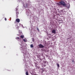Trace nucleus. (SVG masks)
<instances>
[{"label":"nucleus","instance_id":"dca6fc26","mask_svg":"<svg viewBox=\"0 0 75 75\" xmlns=\"http://www.w3.org/2000/svg\"><path fill=\"white\" fill-rule=\"evenodd\" d=\"M46 62H46V61H45L44 62V63H45V64H46Z\"/></svg>","mask_w":75,"mask_h":75},{"label":"nucleus","instance_id":"9d476101","mask_svg":"<svg viewBox=\"0 0 75 75\" xmlns=\"http://www.w3.org/2000/svg\"><path fill=\"white\" fill-rule=\"evenodd\" d=\"M37 31H38V32H39V31H40V30H39V29H38V28H37Z\"/></svg>","mask_w":75,"mask_h":75},{"label":"nucleus","instance_id":"aec40b11","mask_svg":"<svg viewBox=\"0 0 75 75\" xmlns=\"http://www.w3.org/2000/svg\"><path fill=\"white\" fill-rule=\"evenodd\" d=\"M61 0L62 1H63V0Z\"/></svg>","mask_w":75,"mask_h":75},{"label":"nucleus","instance_id":"9b49d317","mask_svg":"<svg viewBox=\"0 0 75 75\" xmlns=\"http://www.w3.org/2000/svg\"><path fill=\"white\" fill-rule=\"evenodd\" d=\"M23 41H24V42H27V41H26V40H25V39H23Z\"/></svg>","mask_w":75,"mask_h":75},{"label":"nucleus","instance_id":"6ab92c4d","mask_svg":"<svg viewBox=\"0 0 75 75\" xmlns=\"http://www.w3.org/2000/svg\"><path fill=\"white\" fill-rule=\"evenodd\" d=\"M44 67H46V65H44Z\"/></svg>","mask_w":75,"mask_h":75},{"label":"nucleus","instance_id":"1a4fd4ad","mask_svg":"<svg viewBox=\"0 0 75 75\" xmlns=\"http://www.w3.org/2000/svg\"><path fill=\"white\" fill-rule=\"evenodd\" d=\"M57 67L59 68V64H57Z\"/></svg>","mask_w":75,"mask_h":75},{"label":"nucleus","instance_id":"f8f14e48","mask_svg":"<svg viewBox=\"0 0 75 75\" xmlns=\"http://www.w3.org/2000/svg\"><path fill=\"white\" fill-rule=\"evenodd\" d=\"M42 71H44V68H42Z\"/></svg>","mask_w":75,"mask_h":75},{"label":"nucleus","instance_id":"f257e3e1","mask_svg":"<svg viewBox=\"0 0 75 75\" xmlns=\"http://www.w3.org/2000/svg\"><path fill=\"white\" fill-rule=\"evenodd\" d=\"M59 3L60 4L61 6H62L64 7H66V6H67V4L65 3V2L64 1H60L59 2Z\"/></svg>","mask_w":75,"mask_h":75},{"label":"nucleus","instance_id":"4468645a","mask_svg":"<svg viewBox=\"0 0 75 75\" xmlns=\"http://www.w3.org/2000/svg\"><path fill=\"white\" fill-rule=\"evenodd\" d=\"M72 62H74V59H72Z\"/></svg>","mask_w":75,"mask_h":75},{"label":"nucleus","instance_id":"f3484780","mask_svg":"<svg viewBox=\"0 0 75 75\" xmlns=\"http://www.w3.org/2000/svg\"><path fill=\"white\" fill-rule=\"evenodd\" d=\"M57 5H58V6H59L60 5V4L59 3L57 4Z\"/></svg>","mask_w":75,"mask_h":75},{"label":"nucleus","instance_id":"0eeeda50","mask_svg":"<svg viewBox=\"0 0 75 75\" xmlns=\"http://www.w3.org/2000/svg\"><path fill=\"white\" fill-rule=\"evenodd\" d=\"M25 74L26 75H28V72L27 71H26L25 73Z\"/></svg>","mask_w":75,"mask_h":75},{"label":"nucleus","instance_id":"423d86ee","mask_svg":"<svg viewBox=\"0 0 75 75\" xmlns=\"http://www.w3.org/2000/svg\"><path fill=\"white\" fill-rule=\"evenodd\" d=\"M24 35H21L20 36V38H22V39L23 38H24Z\"/></svg>","mask_w":75,"mask_h":75},{"label":"nucleus","instance_id":"a211bd4d","mask_svg":"<svg viewBox=\"0 0 75 75\" xmlns=\"http://www.w3.org/2000/svg\"><path fill=\"white\" fill-rule=\"evenodd\" d=\"M5 21H7V18H5Z\"/></svg>","mask_w":75,"mask_h":75},{"label":"nucleus","instance_id":"39448f33","mask_svg":"<svg viewBox=\"0 0 75 75\" xmlns=\"http://www.w3.org/2000/svg\"><path fill=\"white\" fill-rule=\"evenodd\" d=\"M16 21L17 23H20V19L19 18H17L16 19Z\"/></svg>","mask_w":75,"mask_h":75},{"label":"nucleus","instance_id":"ddd939ff","mask_svg":"<svg viewBox=\"0 0 75 75\" xmlns=\"http://www.w3.org/2000/svg\"><path fill=\"white\" fill-rule=\"evenodd\" d=\"M32 41H33V42H34V41H35V40H34V39L33 38V39H32Z\"/></svg>","mask_w":75,"mask_h":75},{"label":"nucleus","instance_id":"7ed1b4c3","mask_svg":"<svg viewBox=\"0 0 75 75\" xmlns=\"http://www.w3.org/2000/svg\"><path fill=\"white\" fill-rule=\"evenodd\" d=\"M39 47L40 48H42L44 47V46H43V45H42L41 44H40L39 45Z\"/></svg>","mask_w":75,"mask_h":75},{"label":"nucleus","instance_id":"2eb2a0df","mask_svg":"<svg viewBox=\"0 0 75 75\" xmlns=\"http://www.w3.org/2000/svg\"><path fill=\"white\" fill-rule=\"evenodd\" d=\"M18 39L19 40V39H20V38H19V37H17V38H16V39Z\"/></svg>","mask_w":75,"mask_h":75},{"label":"nucleus","instance_id":"f03ea898","mask_svg":"<svg viewBox=\"0 0 75 75\" xmlns=\"http://www.w3.org/2000/svg\"><path fill=\"white\" fill-rule=\"evenodd\" d=\"M16 18H18V14H19V13H18V10H17V8H16Z\"/></svg>","mask_w":75,"mask_h":75},{"label":"nucleus","instance_id":"20e7f679","mask_svg":"<svg viewBox=\"0 0 75 75\" xmlns=\"http://www.w3.org/2000/svg\"><path fill=\"white\" fill-rule=\"evenodd\" d=\"M52 33L53 34H55L56 33V31L54 29H53L52 31Z\"/></svg>","mask_w":75,"mask_h":75},{"label":"nucleus","instance_id":"6e6552de","mask_svg":"<svg viewBox=\"0 0 75 75\" xmlns=\"http://www.w3.org/2000/svg\"><path fill=\"white\" fill-rule=\"evenodd\" d=\"M30 47L31 48H33L34 47V46H33V44L30 45Z\"/></svg>","mask_w":75,"mask_h":75}]
</instances>
